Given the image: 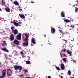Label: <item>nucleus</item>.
Instances as JSON below:
<instances>
[{
  "label": "nucleus",
  "mask_w": 78,
  "mask_h": 78,
  "mask_svg": "<svg viewBox=\"0 0 78 78\" xmlns=\"http://www.w3.org/2000/svg\"><path fill=\"white\" fill-rule=\"evenodd\" d=\"M2 3L3 5H4L5 3V2L3 1H2Z\"/></svg>",
  "instance_id": "nucleus-33"
},
{
  "label": "nucleus",
  "mask_w": 78,
  "mask_h": 78,
  "mask_svg": "<svg viewBox=\"0 0 78 78\" xmlns=\"http://www.w3.org/2000/svg\"><path fill=\"white\" fill-rule=\"evenodd\" d=\"M55 29L53 28V27H51V33L52 34H54V33H55Z\"/></svg>",
  "instance_id": "nucleus-5"
},
{
  "label": "nucleus",
  "mask_w": 78,
  "mask_h": 78,
  "mask_svg": "<svg viewBox=\"0 0 78 78\" xmlns=\"http://www.w3.org/2000/svg\"><path fill=\"white\" fill-rule=\"evenodd\" d=\"M31 3H34V2L32 1V2H31Z\"/></svg>",
  "instance_id": "nucleus-40"
},
{
  "label": "nucleus",
  "mask_w": 78,
  "mask_h": 78,
  "mask_svg": "<svg viewBox=\"0 0 78 78\" xmlns=\"http://www.w3.org/2000/svg\"><path fill=\"white\" fill-rule=\"evenodd\" d=\"M66 52L67 53H68V54H69V55L70 56H72V52L70 51V50H67Z\"/></svg>",
  "instance_id": "nucleus-11"
},
{
  "label": "nucleus",
  "mask_w": 78,
  "mask_h": 78,
  "mask_svg": "<svg viewBox=\"0 0 78 78\" xmlns=\"http://www.w3.org/2000/svg\"><path fill=\"white\" fill-rule=\"evenodd\" d=\"M24 41L25 42H28V37L25 38Z\"/></svg>",
  "instance_id": "nucleus-19"
},
{
  "label": "nucleus",
  "mask_w": 78,
  "mask_h": 78,
  "mask_svg": "<svg viewBox=\"0 0 78 78\" xmlns=\"http://www.w3.org/2000/svg\"><path fill=\"white\" fill-rule=\"evenodd\" d=\"M59 77H60V78H64L63 77H62V76H60V75H59Z\"/></svg>",
  "instance_id": "nucleus-35"
},
{
  "label": "nucleus",
  "mask_w": 78,
  "mask_h": 78,
  "mask_svg": "<svg viewBox=\"0 0 78 78\" xmlns=\"http://www.w3.org/2000/svg\"><path fill=\"white\" fill-rule=\"evenodd\" d=\"M72 30V29H70V30Z\"/></svg>",
  "instance_id": "nucleus-49"
},
{
  "label": "nucleus",
  "mask_w": 78,
  "mask_h": 78,
  "mask_svg": "<svg viewBox=\"0 0 78 78\" xmlns=\"http://www.w3.org/2000/svg\"><path fill=\"white\" fill-rule=\"evenodd\" d=\"M24 34L25 35V37H29V35H28L27 34V33H24Z\"/></svg>",
  "instance_id": "nucleus-21"
},
{
  "label": "nucleus",
  "mask_w": 78,
  "mask_h": 78,
  "mask_svg": "<svg viewBox=\"0 0 78 78\" xmlns=\"http://www.w3.org/2000/svg\"><path fill=\"white\" fill-rule=\"evenodd\" d=\"M19 9H20L21 8V7L20 6L19 7Z\"/></svg>",
  "instance_id": "nucleus-43"
},
{
  "label": "nucleus",
  "mask_w": 78,
  "mask_h": 78,
  "mask_svg": "<svg viewBox=\"0 0 78 78\" xmlns=\"http://www.w3.org/2000/svg\"><path fill=\"white\" fill-rule=\"evenodd\" d=\"M62 60L65 62H66V59H62Z\"/></svg>",
  "instance_id": "nucleus-30"
},
{
  "label": "nucleus",
  "mask_w": 78,
  "mask_h": 78,
  "mask_svg": "<svg viewBox=\"0 0 78 78\" xmlns=\"http://www.w3.org/2000/svg\"><path fill=\"white\" fill-rule=\"evenodd\" d=\"M62 74H63V73H62Z\"/></svg>",
  "instance_id": "nucleus-58"
},
{
  "label": "nucleus",
  "mask_w": 78,
  "mask_h": 78,
  "mask_svg": "<svg viewBox=\"0 0 78 78\" xmlns=\"http://www.w3.org/2000/svg\"><path fill=\"white\" fill-rule=\"evenodd\" d=\"M61 15L62 17H65V15L64 14V11L61 12Z\"/></svg>",
  "instance_id": "nucleus-16"
},
{
  "label": "nucleus",
  "mask_w": 78,
  "mask_h": 78,
  "mask_svg": "<svg viewBox=\"0 0 78 78\" xmlns=\"http://www.w3.org/2000/svg\"><path fill=\"white\" fill-rule=\"evenodd\" d=\"M14 43L15 44H16L17 45H19V42L17 40L15 39L14 41Z\"/></svg>",
  "instance_id": "nucleus-4"
},
{
  "label": "nucleus",
  "mask_w": 78,
  "mask_h": 78,
  "mask_svg": "<svg viewBox=\"0 0 78 78\" xmlns=\"http://www.w3.org/2000/svg\"><path fill=\"white\" fill-rule=\"evenodd\" d=\"M70 27H73V28H74V26H70Z\"/></svg>",
  "instance_id": "nucleus-41"
},
{
  "label": "nucleus",
  "mask_w": 78,
  "mask_h": 78,
  "mask_svg": "<svg viewBox=\"0 0 78 78\" xmlns=\"http://www.w3.org/2000/svg\"><path fill=\"white\" fill-rule=\"evenodd\" d=\"M76 61L74 60L73 61V62L74 63H75V64H76Z\"/></svg>",
  "instance_id": "nucleus-36"
},
{
  "label": "nucleus",
  "mask_w": 78,
  "mask_h": 78,
  "mask_svg": "<svg viewBox=\"0 0 78 78\" xmlns=\"http://www.w3.org/2000/svg\"><path fill=\"white\" fill-rule=\"evenodd\" d=\"M35 75H36V74H34V76H35Z\"/></svg>",
  "instance_id": "nucleus-57"
},
{
  "label": "nucleus",
  "mask_w": 78,
  "mask_h": 78,
  "mask_svg": "<svg viewBox=\"0 0 78 78\" xmlns=\"http://www.w3.org/2000/svg\"><path fill=\"white\" fill-rule=\"evenodd\" d=\"M23 57H25V56H23Z\"/></svg>",
  "instance_id": "nucleus-52"
},
{
  "label": "nucleus",
  "mask_w": 78,
  "mask_h": 78,
  "mask_svg": "<svg viewBox=\"0 0 78 78\" xmlns=\"http://www.w3.org/2000/svg\"><path fill=\"white\" fill-rule=\"evenodd\" d=\"M60 32L61 33H62V34H64V32H63L62 31V30H60Z\"/></svg>",
  "instance_id": "nucleus-26"
},
{
  "label": "nucleus",
  "mask_w": 78,
  "mask_h": 78,
  "mask_svg": "<svg viewBox=\"0 0 78 78\" xmlns=\"http://www.w3.org/2000/svg\"><path fill=\"white\" fill-rule=\"evenodd\" d=\"M23 45L24 47L28 46V42H24L23 43Z\"/></svg>",
  "instance_id": "nucleus-14"
},
{
  "label": "nucleus",
  "mask_w": 78,
  "mask_h": 78,
  "mask_svg": "<svg viewBox=\"0 0 78 78\" xmlns=\"http://www.w3.org/2000/svg\"><path fill=\"white\" fill-rule=\"evenodd\" d=\"M48 78H51V76H48Z\"/></svg>",
  "instance_id": "nucleus-38"
},
{
  "label": "nucleus",
  "mask_w": 78,
  "mask_h": 78,
  "mask_svg": "<svg viewBox=\"0 0 78 78\" xmlns=\"http://www.w3.org/2000/svg\"><path fill=\"white\" fill-rule=\"evenodd\" d=\"M70 77L71 78H75L74 77H72L71 76H70Z\"/></svg>",
  "instance_id": "nucleus-45"
},
{
  "label": "nucleus",
  "mask_w": 78,
  "mask_h": 78,
  "mask_svg": "<svg viewBox=\"0 0 78 78\" xmlns=\"http://www.w3.org/2000/svg\"><path fill=\"white\" fill-rule=\"evenodd\" d=\"M23 38L24 37H23V36H22Z\"/></svg>",
  "instance_id": "nucleus-46"
},
{
  "label": "nucleus",
  "mask_w": 78,
  "mask_h": 78,
  "mask_svg": "<svg viewBox=\"0 0 78 78\" xmlns=\"http://www.w3.org/2000/svg\"><path fill=\"white\" fill-rule=\"evenodd\" d=\"M1 55V52H0V56Z\"/></svg>",
  "instance_id": "nucleus-48"
},
{
  "label": "nucleus",
  "mask_w": 78,
  "mask_h": 78,
  "mask_svg": "<svg viewBox=\"0 0 78 78\" xmlns=\"http://www.w3.org/2000/svg\"><path fill=\"white\" fill-rule=\"evenodd\" d=\"M14 27L12 26L11 27V29L12 30V33H14V34L16 35L18 33V30L16 29H15Z\"/></svg>",
  "instance_id": "nucleus-1"
},
{
  "label": "nucleus",
  "mask_w": 78,
  "mask_h": 78,
  "mask_svg": "<svg viewBox=\"0 0 78 78\" xmlns=\"http://www.w3.org/2000/svg\"><path fill=\"white\" fill-rule=\"evenodd\" d=\"M64 56H66V55L64 54L63 55Z\"/></svg>",
  "instance_id": "nucleus-47"
},
{
  "label": "nucleus",
  "mask_w": 78,
  "mask_h": 78,
  "mask_svg": "<svg viewBox=\"0 0 78 78\" xmlns=\"http://www.w3.org/2000/svg\"><path fill=\"white\" fill-rule=\"evenodd\" d=\"M66 51V52H67V50L66 49H64V51H63V52H65V51Z\"/></svg>",
  "instance_id": "nucleus-34"
},
{
  "label": "nucleus",
  "mask_w": 78,
  "mask_h": 78,
  "mask_svg": "<svg viewBox=\"0 0 78 78\" xmlns=\"http://www.w3.org/2000/svg\"><path fill=\"white\" fill-rule=\"evenodd\" d=\"M61 69L62 70H64V65L63 63H62L61 65Z\"/></svg>",
  "instance_id": "nucleus-12"
},
{
  "label": "nucleus",
  "mask_w": 78,
  "mask_h": 78,
  "mask_svg": "<svg viewBox=\"0 0 78 78\" xmlns=\"http://www.w3.org/2000/svg\"><path fill=\"white\" fill-rule=\"evenodd\" d=\"M20 9V10L21 11H22V9Z\"/></svg>",
  "instance_id": "nucleus-44"
},
{
  "label": "nucleus",
  "mask_w": 78,
  "mask_h": 78,
  "mask_svg": "<svg viewBox=\"0 0 78 78\" xmlns=\"http://www.w3.org/2000/svg\"><path fill=\"white\" fill-rule=\"evenodd\" d=\"M14 67L15 70H19V66L15 65L14 66Z\"/></svg>",
  "instance_id": "nucleus-13"
},
{
  "label": "nucleus",
  "mask_w": 78,
  "mask_h": 78,
  "mask_svg": "<svg viewBox=\"0 0 78 78\" xmlns=\"http://www.w3.org/2000/svg\"><path fill=\"white\" fill-rule=\"evenodd\" d=\"M3 72H6V69H5L3 70Z\"/></svg>",
  "instance_id": "nucleus-37"
},
{
  "label": "nucleus",
  "mask_w": 78,
  "mask_h": 78,
  "mask_svg": "<svg viewBox=\"0 0 78 78\" xmlns=\"http://www.w3.org/2000/svg\"><path fill=\"white\" fill-rule=\"evenodd\" d=\"M13 23L14 25H15V26H16V27H18V26H19L20 27V26H21V25L19 24V23H16V22H14Z\"/></svg>",
  "instance_id": "nucleus-10"
},
{
  "label": "nucleus",
  "mask_w": 78,
  "mask_h": 78,
  "mask_svg": "<svg viewBox=\"0 0 78 78\" xmlns=\"http://www.w3.org/2000/svg\"><path fill=\"white\" fill-rule=\"evenodd\" d=\"M7 69V75L8 76H11L12 75V71L11 70V69Z\"/></svg>",
  "instance_id": "nucleus-2"
},
{
  "label": "nucleus",
  "mask_w": 78,
  "mask_h": 78,
  "mask_svg": "<svg viewBox=\"0 0 78 78\" xmlns=\"http://www.w3.org/2000/svg\"><path fill=\"white\" fill-rule=\"evenodd\" d=\"M19 69L20 70H22V67L21 66H19Z\"/></svg>",
  "instance_id": "nucleus-22"
},
{
  "label": "nucleus",
  "mask_w": 78,
  "mask_h": 78,
  "mask_svg": "<svg viewBox=\"0 0 78 78\" xmlns=\"http://www.w3.org/2000/svg\"><path fill=\"white\" fill-rule=\"evenodd\" d=\"M1 50L3 51H4L7 52V53H8V52H9L8 50L5 48H2Z\"/></svg>",
  "instance_id": "nucleus-8"
},
{
  "label": "nucleus",
  "mask_w": 78,
  "mask_h": 78,
  "mask_svg": "<svg viewBox=\"0 0 78 78\" xmlns=\"http://www.w3.org/2000/svg\"><path fill=\"white\" fill-rule=\"evenodd\" d=\"M1 9L0 8V11H1Z\"/></svg>",
  "instance_id": "nucleus-50"
},
{
  "label": "nucleus",
  "mask_w": 78,
  "mask_h": 78,
  "mask_svg": "<svg viewBox=\"0 0 78 78\" xmlns=\"http://www.w3.org/2000/svg\"><path fill=\"white\" fill-rule=\"evenodd\" d=\"M13 3L15 5H19V2H18L17 1H14L13 2Z\"/></svg>",
  "instance_id": "nucleus-18"
},
{
  "label": "nucleus",
  "mask_w": 78,
  "mask_h": 78,
  "mask_svg": "<svg viewBox=\"0 0 78 78\" xmlns=\"http://www.w3.org/2000/svg\"><path fill=\"white\" fill-rule=\"evenodd\" d=\"M31 42L33 43L34 44H36V43L35 42V39L34 38H33L31 39Z\"/></svg>",
  "instance_id": "nucleus-15"
},
{
  "label": "nucleus",
  "mask_w": 78,
  "mask_h": 78,
  "mask_svg": "<svg viewBox=\"0 0 78 78\" xmlns=\"http://www.w3.org/2000/svg\"><path fill=\"white\" fill-rule=\"evenodd\" d=\"M46 78H47V76H46Z\"/></svg>",
  "instance_id": "nucleus-51"
},
{
  "label": "nucleus",
  "mask_w": 78,
  "mask_h": 78,
  "mask_svg": "<svg viewBox=\"0 0 78 78\" xmlns=\"http://www.w3.org/2000/svg\"><path fill=\"white\" fill-rule=\"evenodd\" d=\"M3 0H2V1H3Z\"/></svg>",
  "instance_id": "nucleus-56"
},
{
  "label": "nucleus",
  "mask_w": 78,
  "mask_h": 78,
  "mask_svg": "<svg viewBox=\"0 0 78 78\" xmlns=\"http://www.w3.org/2000/svg\"><path fill=\"white\" fill-rule=\"evenodd\" d=\"M64 21L65 22H67V23H69V22H70V21L68 20L65 19L64 20Z\"/></svg>",
  "instance_id": "nucleus-20"
},
{
  "label": "nucleus",
  "mask_w": 78,
  "mask_h": 78,
  "mask_svg": "<svg viewBox=\"0 0 78 78\" xmlns=\"http://www.w3.org/2000/svg\"><path fill=\"white\" fill-rule=\"evenodd\" d=\"M27 72H28L27 70L26 69L24 70V73H26Z\"/></svg>",
  "instance_id": "nucleus-32"
},
{
  "label": "nucleus",
  "mask_w": 78,
  "mask_h": 78,
  "mask_svg": "<svg viewBox=\"0 0 78 78\" xmlns=\"http://www.w3.org/2000/svg\"><path fill=\"white\" fill-rule=\"evenodd\" d=\"M6 76V73L5 72H2V76H0V78H5Z\"/></svg>",
  "instance_id": "nucleus-7"
},
{
  "label": "nucleus",
  "mask_w": 78,
  "mask_h": 78,
  "mask_svg": "<svg viewBox=\"0 0 78 78\" xmlns=\"http://www.w3.org/2000/svg\"><path fill=\"white\" fill-rule=\"evenodd\" d=\"M20 53L21 55H23V54H24L23 52V51H21L20 52Z\"/></svg>",
  "instance_id": "nucleus-29"
},
{
  "label": "nucleus",
  "mask_w": 78,
  "mask_h": 78,
  "mask_svg": "<svg viewBox=\"0 0 78 78\" xmlns=\"http://www.w3.org/2000/svg\"><path fill=\"white\" fill-rule=\"evenodd\" d=\"M18 24H20V25H22V23L21 22H18Z\"/></svg>",
  "instance_id": "nucleus-31"
},
{
  "label": "nucleus",
  "mask_w": 78,
  "mask_h": 78,
  "mask_svg": "<svg viewBox=\"0 0 78 78\" xmlns=\"http://www.w3.org/2000/svg\"><path fill=\"white\" fill-rule=\"evenodd\" d=\"M63 59H66V58H63Z\"/></svg>",
  "instance_id": "nucleus-54"
},
{
  "label": "nucleus",
  "mask_w": 78,
  "mask_h": 78,
  "mask_svg": "<svg viewBox=\"0 0 78 78\" xmlns=\"http://www.w3.org/2000/svg\"><path fill=\"white\" fill-rule=\"evenodd\" d=\"M11 11H12V10H11Z\"/></svg>",
  "instance_id": "nucleus-55"
},
{
  "label": "nucleus",
  "mask_w": 78,
  "mask_h": 78,
  "mask_svg": "<svg viewBox=\"0 0 78 78\" xmlns=\"http://www.w3.org/2000/svg\"><path fill=\"white\" fill-rule=\"evenodd\" d=\"M21 35H22V34L20 33L16 36V39L19 40V41L21 40Z\"/></svg>",
  "instance_id": "nucleus-3"
},
{
  "label": "nucleus",
  "mask_w": 78,
  "mask_h": 78,
  "mask_svg": "<svg viewBox=\"0 0 78 78\" xmlns=\"http://www.w3.org/2000/svg\"><path fill=\"white\" fill-rule=\"evenodd\" d=\"M60 54L61 55V57H62V55H61V52H60Z\"/></svg>",
  "instance_id": "nucleus-39"
},
{
  "label": "nucleus",
  "mask_w": 78,
  "mask_h": 78,
  "mask_svg": "<svg viewBox=\"0 0 78 78\" xmlns=\"http://www.w3.org/2000/svg\"><path fill=\"white\" fill-rule=\"evenodd\" d=\"M13 36H14V34H11L10 36V39L11 41H13L14 39V37Z\"/></svg>",
  "instance_id": "nucleus-6"
},
{
  "label": "nucleus",
  "mask_w": 78,
  "mask_h": 78,
  "mask_svg": "<svg viewBox=\"0 0 78 78\" xmlns=\"http://www.w3.org/2000/svg\"><path fill=\"white\" fill-rule=\"evenodd\" d=\"M46 34H44V37H46Z\"/></svg>",
  "instance_id": "nucleus-42"
},
{
  "label": "nucleus",
  "mask_w": 78,
  "mask_h": 78,
  "mask_svg": "<svg viewBox=\"0 0 78 78\" xmlns=\"http://www.w3.org/2000/svg\"><path fill=\"white\" fill-rule=\"evenodd\" d=\"M78 8L77 7L76 8L75 10V12H78Z\"/></svg>",
  "instance_id": "nucleus-24"
},
{
  "label": "nucleus",
  "mask_w": 78,
  "mask_h": 78,
  "mask_svg": "<svg viewBox=\"0 0 78 78\" xmlns=\"http://www.w3.org/2000/svg\"><path fill=\"white\" fill-rule=\"evenodd\" d=\"M5 10L7 12H10V9H9L8 7L5 8Z\"/></svg>",
  "instance_id": "nucleus-17"
},
{
  "label": "nucleus",
  "mask_w": 78,
  "mask_h": 78,
  "mask_svg": "<svg viewBox=\"0 0 78 78\" xmlns=\"http://www.w3.org/2000/svg\"><path fill=\"white\" fill-rule=\"evenodd\" d=\"M19 16L21 18H22V19H24L25 18V16L23 14H19Z\"/></svg>",
  "instance_id": "nucleus-9"
},
{
  "label": "nucleus",
  "mask_w": 78,
  "mask_h": 78,
  "mask_svg": "<svg viewBox=\"0 0 78 78\" xmlns=\"http://www.w3.org/2000/svg\"><path fill=\"white\" fill-rule=\"evenodd\" d=\"M56 69L58 70H60V69H59V67H56Z\"/></svg>",
  "instance_id": "nucleus-27"
},
{
  "label": "nucleus",
  "mask_w": 78,
  "mask_h": 78,
  "mask_svg": "<svg viewBox=\"0 0 78 78\" xmlns=\"http://www.w3.org/2000/svg\"><path fill=\"white\" fill-rule=\"evenodd\" d=\"M9 56L11 57V55H9Z\"/></svg>",
  "instance_id": "nucleus-53"
},
{
  "label": "nucleus",
  "mask_w": 78,
  "mask_h": 78,
  "mask_svg": "<svg viewBox=\"0 0 78 78\" xmlns=\"http://www.w3.org/2000/svg\"><path fill=\"white\" fill-rule=\"evenodd\" d=\"M3 42L5 45V46L7 45L6 44V41H4Z\"/></svg>",
  "instance_id": "nucleus-28"
},
{
  "label": "nucleus",
  "mask_w": 78,
  "mask_h": 78,
  "mask_svg": "<svg viewBox=\"0 0 78 78\" xmlns=\"http://www.w3.org/2000/svg\"><path fill=\"white\" fill-rule=\"evenodd\" d=\"M26 64H30V61H26Z\"/></svg>",
  "instance_id": "nucleus-23"
},
{
  "label": "nucleus",
  "mask_w": 78,
  "mask_h": 78,
  "mask_svg": "<svg viewBox=\"0 0 78 78\" xmlns=\"http://www.w3.org/2000/svg\"><path fill=\"white\" fill-rule=\"evenodd\" d=\"M68 75H71V72L70 70H69L68 71Z\"/></svg>",
  "instance_id": "nucleus-25"
}]
</instances>
